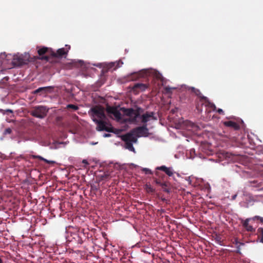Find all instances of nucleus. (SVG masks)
I'll use <instances>...</instances> for the list:
<instances>
[{
  "label": "nucleus",
  "mask_w": 263,
  "mask_h": 263,
  "mask_svg": "<svg viewBox=\"0 0 263 263\" xmlns=\"http://www.w3.org/2000/svg\"><path fill=\"white\" fill-rule=\"evenodd\" d=\"M237 196V194H235V195H233L232 196V200H235Z\"/></svg>",
  "instance_id": "72a5a7b5"
},
{
  "label": "nucleus",
  "mask_w": 263,
  "mask_h": 263,
  "mask_svg": "<svg viewBox=\"0 0 263 263\" xmlns=\"http://www.w3.org/2000/svg\"><path fill=\"white\" fill-rule=\"evenodd\" d=\"M161 77V74H160V73H158V74H157V76H156V77H157V78H158V79H160Z\"/></svg>",
  "instance_id": "f704fd0d"
},
{
  "label": "nucleus",
  "mask_w": 263,
  "mask_h": 263,
  "mask_svg": "<svg viewBox=\"0 0 263 263\" xmlns=\"http://www.w3.org/2000/svg\"><path fill=\"white\" fill-rule=\"evenodd\" d=\"M0 112L2 113L3 114L5 115L6 112H10L12 113L13 110L10 109H8L6 110H4L2 109H0Z\"/></svg>",
  "instance_id": "cd10ccee"
},
{
  "label": "nucleus",
  "mask_w": 263,
  "mask_h": 263,
  "mask_svg": "<svg viewBox=\"0 0 263 263\" xmlns=\"http://www.w3.org/2000/svg\"><path fill=\"white\" fill-rule=\"evenodd\" d=\"M92 121L97 124L96 129L98 131H106L113 132L111 127H108L106 122V117L103 108L95 106L91 108L88 112Z\"/></svg>",
  "instance_id": "f257e3e1"
},
{
  "label": "nucleus",
  "mask_w": 263,
  "mask_h": 263,
  "mask_svg": "<svg viewBox=\"0 0 263 263\" xmlns=\"http://www.w3.org/2000/svg\"><path fill=\"white\" fill-rule=\"evenodd\" d=\"M163 183H165L166 184V186L162 187L163 191L167 193H170L171 192V189L168 187V183L166 182H164Z\"/></svg>",
  "instance_id": "5701e85b"
},
{
  "label": "nucleus",
  "mask_w": 263,
  "mask_h": 263,
  "mask_svg": "<svg viewBox=\"0 0 263 263\" xmlns=\"http://www.w3.org/2000/svg\"><path fill=\"white\" fill-rule=\"evenodd\" d=\"M32 157L33 158H36V159H39L40 160L43 161L45 162L46 163H47L48 164H52V163H54V161H50V160H48L44 158L43 157H41L40 156L32 155Z\"/></svg>",
  "instance_id": "f3484780"
},
{
  "label": "nucleus",
  "mask_w": 263,
  "mask_h": 263,
  "mask_svg": "<svg viewBox=\"0 0 263 263\" xmlns=\"http://www.w3.org/2000/svg\"><path fill=\"white\" fill-rule=\"evenodd\" d=\"M157 170H160L164 172L167 175L171 177L174 174V170L172 167H167L165 165L158 166L156 168Z\"/></svg>",
  "instance_id": "4468645a"
},
{
  "label": "nucleus",
  "mask_w": 263,
  "mask_h": 263,
  "mask_svg": "<svg viewBox=\"0 0 263 263\" xmlns=\"http://www.w3.org/2000/svg\"><path fill=\"white\" fill-rule=\"evenodd\" d=\"M141 111L142 109L140 107H137L136 109L133 108L123 109L124 114L129 117L127 121L135 124H138V119L140 118Z\"/></svg>",
  "instance_id": "f03ea898"
},
{
  "label": "nucleus",
  "mask_w": 263,
  "mask_h": 263,
  "mask_svg": "<svg viewBox=\"0 0 263 263\" xmlns=\"http://www.w3.org/2000/svg\"><path fill=\"white\" fill-rule=\"evenodd\" d=\"M148 87V85L137 83L135 84L132 87V91L135 94L138 93L139 92L145 90Z\"/></svg>",
  "instance_id": "9d476101"
},
{
  "label": "nucleus",
  "mask_w": 263,
  "mask_h": 263,
  "mask_svg": "<svg viewBox=\"0 0 263 263\" xmlns=\"http://www.w3.org/2000/svg\"><path fill=\"white\" fill-rule=\"evenodd\" d=\"M223 124L224 126L231 127L234 130H238L240 129L239 125L235 122L232 121H224Z\"/></svg>",
  "instance_id": "2eb2a0df"
},
{
  "label": "nucleus",
  "mask_w": 263,
  "mask_h": 263,
  "mask_svg": "<svg viewBox=\"0 0 263 263\" xmlns=\"http://www.w3.org/2000/svg\"><path fill=\"white\" fill-rule=\"evenodd\" d=\"M142 171L144 172L146 174H152V171L148 168H143Z\"/></svg>",
  "instance_id": "bb28decb"
},
{
  "label": "nucleus",
  "mask_w": 263,
  "mask_h": 263,
  "mask_svg": "<svg viewBox=\"0 0 263 263\" xmlns=\"http://www.w3.org/2000/svg\"><path fill=\"white\" fill-rule=\"evenodd\" d=\"M189 89L192 92L194 93L197 96H198V102H197V103L196 104V108L199 111H201L202 109L200 107V100L201 97H204V96L202 95L201 92L198 89H196L194 87H191Z\"/></svg>",
  "instance_id": "f8f14e48"
},
{
  "label": "nucleus",
  "mask_w": 263,
  "mask_h": 263,
  "mask_svg": "<svg viewBox=\"0 0 263 263\" xmlns=\"http://www.w3.org/2000/svg\"><path fill=\"white\" fill-rule=\"evenodd\" d=\"M155 174H156V175H157V176H159V172H156V173H155Z\"/></svg>",
  "instance_id": "ea45409f"
},
{
  "label": "nucleus",
  "mask_w": 263,
  "mask_h": 263,
  "mask_svg": "<svg viewBox=\"0 0 263 263\" xmlns=\"http://www.w3.org/2000/svg\"><path fill=\"white\" fill-rule=\"evenodd\" d=\"M217 112H218L219 114H222L224 115V111L222 109L218 108V109L216 110Z\"/></svg>",
  "instance_id": "7c9ffc66"
},
{
  "label": "nucleus",
  "mask_w": 263,
  "mask_h": 263,
  "mask_svg": "<svg viewBox=\"0 0 263 263\" xmlns=\"http://www.w3.org/2000/svg\"><path fill=\"white\" fill-rule=\"evenodd\" d=\"M41 59L48 61L49 59V57L48 56H43L41 58Z\"/></svg>",
  "instance_id": "473e14b6"
},
{
  "label": "nucleus",
  "mask_w": 263,
  "mask_h": 263,
  "mask_svg": "<svg viewBox=\"0 0 263 263\" xmlns=\"http://www.w3.org/2000/svg\"><path fill=\"white\" fill-rule=\"evenodd\" d=\"M147 126V124H143L141 126L137 127L133 129L129 133L132 134L133 136H135L136 138L146 136L148 133Z\"/></svg>",
  "instance_id": "39448f33"
},
{
  "label": "nucleus",
  "mask_w": 263,
  "mask_h": 263,
  "mask_svg": "<svg viewBox=\"0 0 263 263\" xmlns=\"http://www.w3.org/2000/svg\"><path fill=\"white\" fill-rule=\"evenodd\" d=\"M142 76V74L140 73H134L132 75V79L133 80H136Z\"/></svg>",
  "instance_id": "393cba45"
},
{
  "label": "nucleus",
  "mask_w": 263,
  "mask_h": 263,
  "mask_svg": "<svg viewBox=\"0 0 263 263\" xmlns=\"http://www.w3.org/2000/svg\"><path fill=\"white\" fill-rule=\"evenodd\" d=\"M212 110H211V109H209V108H206L205 112L206 114H209L211 112Z\"/></svg>",
  "instance_id": "2f4dec72"
},
{
  "label": "nucleus",
  "mask_w": 263,
  "mask_h": 263,
  "mask_svg": "<svg viewBox=\"0 0 263 263\" xmlns=\"http://www.w3.org/2000/svg\"><path fill=\"white\" fill-rule=\"evenodd\" d=\"M83 163L87 164V161L86 160H83Z\"/></svg>",
  "instance_id": "58836bf2"
},
{
  "label": "nucleus",
  "mask_w": 263,
  "mask_h": 263,
  "mask_svg": "<svg viewBox=\"0 0 263 263\" xmlns=\"http://www.w3.org/2000/svg\"><path fill=\"white\" fill-rule=\"evenodd\" d=\"M67 108L72 109L73 110H77L79 109V107L77 105L74 104H68L67 105Z\"/></svg>",
  "instance_id": "b1692460"
},
{
  "label": "nucleus",
  "mask_w": 263,
  "mask_h": 263,
  "mask_svg": "<svg viewBox=\"0 0 263 263\" xmlns=\"http://www.w3.org/2000/svg\"><path fill=\"white\" fill-rule=\"evenodd\" d=\"M235 243H236V245H237L238 243H239V242H238V241L237 240H235ZM240 245H243V243H240Z\"/></svg>",
  "instance_id": "e433bc0d"
},
{
  "label": "nucleus",
  "mask_w": 263,
  "mask_h": 263,
  "mask_svg": "<svg viewBox=\"0 0 263 263\" xmlns=\"http://www.w3.org/2000/svg\"><path fill=\"white\" fill-rule=\"evenodd\" d=\"M175 87H171L170 86H166L164 87V89L166 93H171L173 89H175Z\"/></svg>",
  "instance_id": "a878e982"
},
{
  "label": "nucleus",
  "mask_w": 263,
  "mask_h": 263,
  "mask_svg": "<svg viewBox=\"0 0 263 263\" xmlns=\"http://www.w3.org/2000/svg\"><path fill=\"white\" fill-rule=\"evenodd\" d=\"M107 111L108 114L112 115L117 120H120L121 119V112L116 107H108Z\"/></svg>",
  "instance_id": "9b49d317"
},
{
  "label": "nucleus",
  "mask_w": 263,
  "mask_h": 263,
  "mask_svg": "<svg viewBox=\"0 0 263 263\" xmlns=\"http://www.w3.org/2000/svg\"><path fill=\"white\" fill-rule=\"evenodd\" d=\"M28 62V60L25 59L23 55H15L12 63L15 66H20L27 64Z\"/></svg>",
  "instance_id": "0eeeda50"
},
{
  "label": "nucleus",
  "mask_w": 263,
  "mask_h": 263,
  "mask_svg": "<svg viewBox=\"0 0 263 263\" xmlns=\"http://www.w3.org/2000/svg\"><path fill=\"white\" fill-rule=\"evenodd\" d=\"M153 179L156 184L159 185L161 187H164V186H166V184L165 183L161 182V181L159 179H158L156 178H154Z\"/></svg>",
  "instance_id": "412c9836"
},
{
  "label": "nucleus",
  "mask_w": 263,
  "mask_h": 263,
  "mask_svg": "<svg viewBox=\"0 0 263 263\" xmlns=\"http://www.w3.org/2000/svg\"><path fill=\"white\" fill-rule=\"evenodd\" d=\"M258 233L259 236L260 237V242L263 243V228H258Z\"/></svg>",
  "instance_id": "4be33fe9"
},
{
  "label": "nucleus",
  "mask_w": 263,
  "mask_h": 263,
  "mask_svg": "<svg viewBox=\"0 0 263 263\" xmlns=\"http://www.w3.org/2000/svg\"><path fill=\"white\" fill-rule=\"evenodd\" d=\"M253 220H259L260 222L263 223V217L259 216H255L253 218Z\"/></svg>",
  "instance_id": "c85d7f7f"
},
{
  "label": "nucleus",
  "mask_w": 263,
  "mask_h": 263,
  "mask_svg": "<svg viewBox=\"0 0 263 263\" xmlns=\"http://www.w3.org/2000/svg\"><path fill=\"white\" fill-rule=\"evenodd\" d=\"M121 139L125 142V148L132 152H135V148L133 146V143H135L137 142V138L135 136H133L132 134L129 133L122 135L121 136Z\"/></svg>",
  "instance_id": "7ed1b4c3"
},
{
  "label": "nucleus",
  "mask_w": 263,
  "mask_h": 263,
  "mask_svg": "<svg viewBox=\"0 0 263 263\" xmlns=\"http://www.w3.org/2000/svg\"><path fill=\"white\" fill-rule=\"evenodd\" d=\"M49 50V49L47 47H42L38 50L37 52L41 56L48 52Z\"/></svg>",
  "instance_id": "a211bd4d"
},
{
  "label": "nucleus",
  "mask_w": 263,
  "mask_h": 263,
  "mask_svg": "<svg viewBox=\"0 0 263 263\" xmlns=\"http://www.w3.org/2000/svg\"><path fill=\"white\" fill-rule=\"evenodd\" d=\"M79 62L81 66L83 65V62L82 61H79Z\"/></svg>",
  "instance_id": "4c0bfd02"
},
{
  "label": "nucleus",
  "mask_w": 263,
  "mask_h": 263,
  "mask_svg": "<svg viewBox=\"0 0 263 263\" xmlns=\"http://www.w3.org/2000/svg\"><path fill=\"white\" fill-rule=\"evenodd\" d=\"M145 189L146 192L148 193H153L155 192V190L153 189L150 185L146 184Z\"/></svg>",
  "instance_id": "6ab92c4d"
},
{
  "label": "nucleus",
  "mask_w": 263,
  "mask_h": 263,
  "mask_svg": "<svg viewBox=\"0 0 263 263\" xmlns=\"http://www.w3.org/2000/svg\"><path fill=\"white\" fill-rule=\"evenodd\" d=\"M113 66H114V64H111V65L110 66L109 68L113 67Z\"/></svg>",
  "instance_id": "a19ab883"
},
{
  "label": "nucleus",
  "mask_w": 263,
  "mask_h": 263,
  "mask_svg": "<svg viewBox=\"0 0 263 263\" xmlns=\"http://www.w3.org/2000/svg\"><path fill=\"white\" fill-rule=\"evenodd\" d=\"M203 105L206 108H209L213 111H215L216 110V107L214 103L211 102L209 99L206 97H202L200 100V105L202 106Z\"/></svg>",
  "instance_id": "6e6552de"
},
{
  "label": "nucleus",
  "mask_w": 263,
  "mask_h": 263,
  "mask_svg": "<svg viewBox=\"0 0 263 263\" xmlns=\"http://www.w3.org/2000/svg\"><path fill=\"white\" fill-rule=\"evenodd\" d=\"M12 132V130L10 128H6L5 130V134H10Z\"/></svg>",
  "instance_id": "c756f323"
},
{
  "label": "nucleus",
  "mask_w": 263,
  "mask_h": 263,
  "mask_svg": "<svg viewBox=\"0 0 263 263\" xmlns=\"http://www.w3.org/2000/svg\"><path fill=\"white\" fill-rule=\"evenodd\" d=\"M70 49V46L66 45L65 48H60L56 52L52 50L50 51V54L54 57L60 58L67 54L68 52Z\"/></svg>",
  "instance_id": "423d86ee"
},
{
  "label": "nucleus",
  "mask_w": 263,
  "mask_h": 263,
  "mask_svg": "<svg viewBox=\"0 0 263 263\" xmlns=\"http://www.w3.org/2000/svg\"><path fill=\"white\" fill-rule=\"evenodd\" d=\"M250 218H247L245 220H242L241 223L243 228L248 232H253L255 231V229L253 227L249 224V222Z\"/></svg>",
  "instance_id": "dca6fc26"
},
{
  "label": "nucleus",
  "mask_w": 263,
  "mask_h": 263,
  "mask_svg": "<svg viewBox=\"0 0 263 263\" xmlns=\"http://www.w3.org/2000/svg\"><path fill=\"white\" fill-rule=\"evenodd\" d=\"M49 109L44 106H36L31 111L30 115L36 118L43 119L45 118Z\"/></svg>",
  "instance_id": "20e7f679"
},
{
  "label": "nucleus",
  "mask_w": 263,
  "mask_h": 263,
  "mask_svg": "<svg viewBox=\"0 0 263 263\" xmlns=\"http://www.w3.org/2000/svg\"><path fill=\"white\" fill-rule=\"evenodd\" d=\"M53 88V87L52 86L40 87L33 91V94L40 93V95H45L50 91Z\"/></svg>",
  "instance_id": "ddd939ff"
},
{
  "label": "nucleus",
  "mask_w": 263,
  "mask_h": 263,
  "mask_svg": "<svg viewBox=\"0 0 263 263\" xmlns=\"http://www.w3.org/2000/svg\"><path fill=\"white\" fill-rule=\"evenodd\" d=\"M154 112L146 111L142 116H140L139 119H141V122L143 124H147L146 123L151 120H157V118L154 117Z\"/></svg>",
  "instance_id": "1a4fd4ad"
},
{
  "label": "nucleus",
  "mask_w": 263,
  "mask_h": 263,
  "mask_svg": "<svg viewBox=\"0 0 263 263\" xmlns=\"http://www.w3.org/2000/svg\"><path fill=\"white\" fill-rule=\"evenodd\" d=\"M104 136L105 137H108L110 136V134H105Z\"/></svg>",
  "instance_id": "c9c22d12"
},
{
  "label": "nucleus",
  "mask_w": 263,
  "mask_h": 263,
  "mask_svg": "<svg viewBox=\"0 0 263 263\" xmlns=\"http://www.w3.org/2000/svg\"><path fill=\"white\" fill-rule=\"evenodd\" d=\"M215 241L219 245H222V240L221 237L219 235H216L214 238Z\"/></svg>",
  "instance_id": "aec40b11"
}]
</instances>
